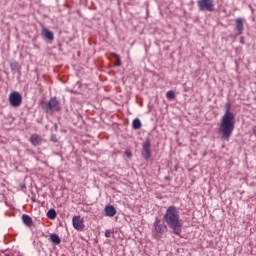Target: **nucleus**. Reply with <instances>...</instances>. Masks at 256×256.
<instances>
[{
    "instance_id": "aec40b11",
    "label": "nucleus",
    "mask_w": 256,
    "mask_h": 256,
    "mask_svg": "<svg viewBox=\"0 0 256 256\" xmlns=\"http://www.w3.org/2000/svg\"><path fill=\"white\" fill-rule=\"evenodd\" d=\"M125 153H126V157L128 158L133 157V153H131V151H126Z\"/></svg>"
},
{
    "instance_id": "9d476101",
    "label": "nucleus",
    "mask_w": 256,
    "mask_h": 256,
    "mask_svg": "<svg viewBox=\"0 0 256 256\" xmlns=\"http://www.w3.org/2000/svg\"><path fill=\"white\" fill-rule=\"evenodd\" d=\"M236 30L238 31V35H243V31H245V26L243 25V18H237L235 20Z\"/></svg>"
},
{
    "instance_id": "f257e3e1",
    "label": "nucleus",
    "mask_w": 256,
    "mask_h": 256,
    "mask_svg": "<svg viewBox=\"0 0 256 256\" xmlns=\"http://www.w3.org/2000/svg\"><path fill=\"white\" fill-rule=\"evenodd\" d=\"M226 111L218 125V135L222 141H229L235 131V114L231 112V103L226 104Z\"/></svg>"
},
{
    "instance_id": "7ed1b4c3",
    "label": "nucleus",
    "mask_w": 256,
    "mask_h": 256,
    "mask_svg": "<svg viewBox=\"0 0 256 256\" xmlns=\"http://www.w3.org/2000/svg\"><path fill=\"white\" fill-rule=\"evenodd\" d=\"M40 107L46 113H49V111L59 112L61 111V102L57 100V97H52L48 102L45 100H42L40 102Z\"/></svg>"
},
{
    "instance_id": "f8f14e48",
    "label": "nucleus",
    "mask_w": 256,
    "mask_h": 256,
    "mask_svg": "<svg viewBox=\"0 0 256 256\" xmlns=\"http://www.w3.org/2000/svg\"><path fill=\"white\" fill-rule=\"evenodd\" d=\"M42 35L44 38L48 39V41H53V39H55L53 32L47 28L42 29Z\"/></svg>"
},
{
    "instance_id": "5701e85b",
    "label": "nucleus",
    "mask_w": 256,
    "mask_h": 256,
    "mask_svg": "<svg viewBox=\"0 0 256 256\" xmlns=\"http://www.w3.org/2000/svg\"><path fill=\"white\" fill-rule=\"evenodd\" d=\"M52 141H53L54 143H57V137L52 136Z\"/></svg>"
},
{
    "instance_id": "1a4fd4ad",
    "label": "nucleus",
    "mask_w": 256,
    "mask_h": 256,
    "mask_svg": "<svg viewBox=\"0 0 256 256\" xmlns=\"http://www.w3.org/2000/svg\"><path fill=\"white\" fill-rule=\"evenodd\" d=\"M104 211L106 217H115L117 215V209L113 205H106Z\"/></svg>"
},
{
    "instance_id": "412c9836",
    "label": "nucleus",
    "mask_w": 256,
    "mask_h": 256,
    "mask_svg": "<svg viewBox=\"0 0 256 256\" xmlns=\"http://www.w3.org/2000/svg\"><path fill=\"white\" fill-rule=\"evenodd\" d=\"M105 237H111V230L105 231Z\"/></svg>"
},
{
    "instance_id": "2eb2a0df",
    "label": "nucleus",
    "mask_w": 256,
    "mask_h": 256,
    "mask_svg": "<svg viewBox=\"0 0 256 256\" xmlns=\"http://www.w3.org/2000/svg\"><path fill=\"white\" fill-rule=\"evenodd\" d=\"M133 129H141V120L139 118H135L132 122Z\"/></svg>"
},
{
    "instance_id": "0eeeda50",
    "label": "nucleus",
    "mask_w": 256,
    "mask_h": 256,
    "mask_svg": "<svg viewBox=\"0 0 256 256\" xmlns=\"http://www.w3.org/2000/svg\"><path fill=\"white\" fill-rule=\"evenodd\" d=\"M153 227L156 233L159 235H164V233H167V225L159 218L155 219Z\"/></svg>"
},
{
    "instance_id": "b1692460",
    "label": "nucleus",
    "mask_w": 256,
    "mask_h": 256,
    "mask_svg": "<svg viewBox=\"0 0 256 256\" xmlns=\"http://www.w3.org/2000/svg\"><path fill=\"white\" fill-rule=\"evenodd\" d=\"M253 133L256 135V126L252 128Z\"/></svg>"
},
{
    "instance_id": "a211bd4d",
    "label": "nucleus",
    "mask_w": 256,
    "mask_h": 256,
    "mask_svg": "<svg viewBox=\"0 0 256 256\" xmlns=\"http://www.w3.org/2000/svg\"><path fill=\"white\" fill-rule=\"evenodd\" d=\"M166 97H167V99H175V92L173 90H169L166 93Z\"/></svg>"
},
{
    "instance_id": "f03ea898",
    "label": "nucleus",
    "mask_w": 256,
    "mask_h": 256,
    "mask_svg": "<svg viewBox=\"0 0 256 256\" xmlns=\"http://www.w3.org/2000/svg\"><path fill=\"white\" fill-rule=\"evenodd\" d=\"M163 221L166 222L174 235L181 236V233H183V222L181 221L178 207L169 206L163 216Z\"/></svg>"
},
{
    "instance_id": "4468645a",
    "label": "nucleus",
    "mask_w": 256,
    "mask_h": 256,
    "mask_svg": "<svg viewBox=\"0 0 256 256\" xmlns=\"http://www.w3.org/2000/svg\"><path fill=\"white\" fill-rule=\"evenodd\" d=\"M50 241L54 245H60L61 244V238L59 237V235H57L55 233L50 235Z\"/></svg>"
},
{
    "instance_id": "9b49d317",
    "label": "nucleus",
    "mask_w": 256,
    "mask_h": 256,
    "mask_svg": "<svg viewBox=\"0 0 256 256\" xmlns=\"http://www.w3.org/2000/svg\"><path fill=\"white\" fill-rule=\"evenodd\" d=\"M42 142H43V138H41V136H39L37 134H33L30 137V143H32V145H34V147H37V145H41Z\"/></svg>"
},
{
    "instance_id": "ddd939ff",
    "label": "nucleus",
    "mask_w": 256,
    "mask_h": 256,
    "mask_svg": "<svg viewBox=\"0 0 256 256\" xmlns=\"http://www.w3.org/2000/svg\"><path fill=\"white\" fill-rule=\"evenodd\" d=\"M22 221L24 225H27V227H33V218L27 214L22 215Z\"/></svg>"
},
{
    "instance_id": "393cba45",
    "label": "nucleus",
    "mask_w": 256,
    "mask_h": 256,
    "mask_svg": "<svg viewBox=\"0 0 256 256\" xmlns=\"http://www.w3.org/2000/svg\"><path fill=\"white\" fill-rule=\"evenodd\" d=\"M4 256H11L10 254H5Z\"/></svg>"
},
{
    "instance_id": "39448f33",
    "label": "nucleus",
    "mask_w": 256,
    "mask_h": 256,
    "mask_svg": "<svg viewBox=\"0 0 256 256\" xmlns=\"http://www.w3.org/2000/svg\"><path fill=\"white\" fill-rule=\"evenodd\" d=\"M141 155L145 161H149V159H151V139L146 138L143 142Z\"/></svg>"
},
{
    "instance_id": "6e6552de",
    "label": "nucleus",
    "mask_w": 256,
    "mask_h": 256,
    "mask_svg": "<svg viewBox=\"0 0 256 256\" xmlns=\"http://www.w3.org/2000/svg\"><path fill=\"white\" fill-rule=\"evenodd\" d=\"M72 225L76 231H83V229H85V223L81 216H74L72 218Z\"/></svg>"
},
{
    "instance_id": "20e7f679",
    "label": "nucleus",
    "mask_w": 256,
    "mask_h": 256,
    "mask_svg": "<svg viewBox=\"0 0 256 256\" xmlns=\"http://www.w3.org/2000/svg\"><path fill=\"white\" fill-rule=\"evenodd\" d=\"M197 7L199 11L213 13L215 11V0H198Z\"/></svg>"
},
{
    "instance_id": "423d86ee",
    "label": "nucleus",
    "mask_w": 256,
    "mask_h": 256,
    "mask_svg": "<svg viewBox=\"0 0 256 256\" xmlns=\"http://www.w3.org/2000/svg\"><path fill=\"white\" fill-rule=\"evenodd\" d=\"M23 102V97L17 91L10 93L9 95V103L12 107H19Z\"/></svg>"
},
{
    "instance_id": "a878e982",
    "label": "nucleus",
    "mask_w": 256,
    "mask_h": 256,
    "mask_svg": "<svg viewBox=\"0 0 256 256\" xmlns=\"http://www.w3.org/2000/svg\"><path fill=\"white\" fill-rule=\"evenodd\" d=\"M165 179H169V177H166Z\"/></svg>"
},
{
    "instance_id": "dca6fc26",
    "label": "nucleus",
    "mask_w": 256,
    "mask_h": 256,
    "mask_svg": "<svg viewBox=\"0 0 256 256\" xmlns=\"http://www.w3.org/2000/svg\"><path fill=\"white\" fill-rule=\"evenodd\" d=\"M47 217L48 219H55L57 217V212L55 211V209L48 210Z\"/></svg>"
},
{
    "instance_id": "6ab92c4d",
    "label": "nucleus",
    "mask_w": 256,
    "mask_h": 256,
    "mask_svg": "<svg viewBox=\"0 0 256 256\" xmlns=\"http://www.w3.org/2000/svg\"><path fill=\"white\" fill-rule=\"evenodd\" d=\"M17 65H18L17 62H14V63H12V64L10 65L12 71H15V69H17Z\"/></svg>"
},
{
    "instance_id": "4be33fe9",
    "label": "nucleus",
    "mask_w": 256,
    "mask_h": 256,
    "mask_svg": "<svg viewBox=\"0 0 256 256\" xmlns=\"http://www.w3.org/2000/svg\"><path fill=\"white\" fill-rule=\"evenodd\" d=\"M240 43H241L242 45H245V40H244L243 37L240 38Z\"/></svg>"
},
{
    "instance_id": "f3484780",
    "label": "nucleus",
    "mask_w": 256,
    "mask_h": 256,
    "mask_svg": "<svg viewBox=\"0 0 256 256\" xmlns=\"http://www.w3.org/2000/svg\"><path fill=\"white\" fill-rule=\"evenodd\" d=\"M113 57L116 61V67H121V57H119V54L113 53Z\"/></svg>"
}]
</instances>
